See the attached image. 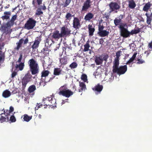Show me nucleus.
Listing matches in <instances>:
<instances>
[{
	"mask_svg": "<svg viewBox=\"0 0 152 152\" xmlns=\"http://www.w3.org/2000/svg\"><path fill=\"white\" fill-rule=\"evenodd\" d=\"M28 64L31 74H37L39 72V67L37 62L34 59L31 58L28 61Z\"/></svg>",
	"mask_w": 152,
	"mask_h": 152,
	"instance_id": "obj_1",
	"label": "nucleus"
},
{
	"mask_svg": "<svg viewBox=\"0 0 152 152\" xmlns=\"http://www.w3.org/2000/svg\"><path fill=\"white\" fill-rule=\"evenodd\" d=\"M66 35V29L65 26L61 28V33L58 30L54 31L52 33L51 37L56 40L58 41L60 38L64 37Z\"/></svg>",
	"mask_w": 152,
	"mask_h": 152,
	"instance_id": "obj_2",
	"label": "nucleus"
},
{
	"mask_svg": "<svg viewBox=\"0 0 152 152\" xmlns=\"http://www.w3.org/2000/svg\"><path fill=\"white\" fill-rule=\"evenodd\" d=\"M119 63L113 64V72L114 73H117L119 75L124 74L127 70L126 65L121 66L118 67Z\"/></svg>",
	"mask_w": 152,
	"mask_h": 152,
	"instance_id": "obj_3",
	"label": "nucleus"
},
{
	"mask_svg": "<svg viewBox=\"0 0 152 152\" xmlns=\"http://www.w3.org/2000/svg\"><path fill=\"white\" fill-rule=\"evenodd\" d=\"M120 30V35L124 38L129 37L130 36V32L128 30L126 24H123L119 27Z\"/></svg>",
	"mask_w": 152,
	"mask_h": 152,
	"instance_id": "obj_4",
	"label": "nucleus"
},
{
	"mask_svg": "<svg viewBox=\"0 0 152 152\" xmlns=\"http://www.w3.org/2000/svg\"><path fill=\"white\" fill-rule=\"evenodd\" d=\"M43 101L44 102V105L49 106L51 108L56 107V100L54 99H53L51 96L50 97H46L45 98L43 99Z\"/></svg>",
	"mask_w": 152,
	"mask_h": 152,
	"instance_id": "obj_5",
	"label": "nucleus"
},
{
	"mask_svg": "<svg viewBox=\"0 0 152 152\" xmlns=\"http://www.w3.org/2000/svg\"><path fill=\"white\" fill-rule=\"evenodd\" d=\"M36 21L32 18H29L24 25V27L28 30L33 29L36 25Z\"/></svg>",
	"mask_w": 152,
	"mask_h": 152,
	"instance_id": "obj_6",
	"label": "nucleus"
},
{
	"mask_svg": "<svg viewBox=\"0 0 152 152\" xmlns=\"http://www.w3.org/2000/svg\"><path fill=\"white\" fill-rule=\"evenodd\" d=\"M32 75L29 73L25 75L21 81L23 88L24 89L25 88L27 83L32 80Z\"/></svg>",
	"mask_w": 152,
	"mask_h": 152,
	"instance_id": "obj_7",
	"label": "nucleus"
},
{
	"mask_svg": "<svg viewBox=\"0 0 152 152\" xmlns=\"http://www.w3.org/2000/svg\"><path fill=\"white\" fill-rule=\"evenodd\" d=\"M11 25H7V22L5 25H2L0 27V31L3 34H5L6 35L10 34L12 31L11 29Z\"/></svg>",
	"mask_w": 152,
	"mask_h": 152,
	"instance_id": "obj_8",
	"label": "nucleus"
},
{
	"mask_svg": "<svg viewBox=\"0 0 152 152\" xmlns=\"http://www.w3.org/2000/svg\"><path fill=\"white\" fill-rule=\"evenodd\" d=\"M109 7L110 11V13L115 11V12L117 13L118 11L116 10H118L121 7L120 5L116 2H111L109 4Z\"/></svg>",
	"mask_w": 152,
	"mask_h": 152,
	"instance_id": "obj_9",
	"label": "nucleus"
},
{
	"mask_svg": "<svg viewBox=\"0 0 152 152\" xmlns=\"http://www.w3.org/2000/svg\"><path fill=\"white\" fill-rule=\"evenodd\" d=\"M92 2L91 0H86L82 6L81 10V12H86L91 7Z\"/></svg>",
	"mask_w": 152,
	"mask_h": 152,
	"instance_id": "obj_10",
	"label": "nucleus"
},
{
	"mask_svg": "<svg viewBox=\"0 0 152 152\" xmlns=\"http://www.w3.org/2000/svg\"><path fill=\"white\" fill-rule=\"evenodd\" d=\"M61 58L60 60V63L62 65H66V48L63 47V52L61 55Z\"/></svg>",
	"mask_w": 152,
	"mask_h": 152,
	"instance_id": "obj_11",
	"label": "nucleus"
},
{
	"mask_svg": "<svg viewBox=\"0 0 152 152\" xmlns=\"http://www.w3.org/2000/svg\"><path fill=\"white\" fill-rule=\"evenodd\" d=\"M58 94L66 97V85L61 86L59 89Z\"/></svg>",
	"mask_w": 152,
	"mask_h": 152,
	"instance_id": "obj_12",
	"label": "nucleus"
},
{
	"mask_svg": "<svg viewBox=\"0 0 152 152\" xmlns=\"http://www.w3.org/2000/svg\"><path fill=\"white\" fill-rule=\"evenodd\" d=\"M24 41V44H27L28 41V38L27 37L24 40L23 38L19 40L18 42V45L17 47L15 48L17 50H19L20 48L21 47L23 41Z\"/></svg>",
	"mask_w": 152,
	"mask_h": 152,
	"instance_id": "obj_13",
	"label": "nucleus"
},
{
	"mask_svg": "<svg viewBox=\"0 0 152 152\" xmlns=\"http://www.w3.org/2000/svg\"><path fill=\"white\" fill-rule=\"evenodd\" d=\"M11 13L10 11H5L4 12V15L1 17L3 21H7L9 20L11 15Z\"/></svg>",
	"mask_w": 152,
	"mask_h": 152,
	"instance_id": "obj_14",
	"label": "nucleus"
},
{
	"mask_svg": "<svg viewBox=\"0 0 152 152\" xmlns=\"http://www.w3.org/2000/svg\"><path fill=\"white\" fill-rule=\"evenodd\" d=\"M103 88V86L102 85H100L99 84L96 85L94 87L92 88L93 91H95L96 94H98L100 93Z\"/></svg>",
	"mask_w": 152,
	"mask_h": 152,
	"instance_id": "obj_15",
	"label": "nucleus"
},
{
	"mask_svg": "<svg viewBox=\"0 0 152 152\" xmlns=\"http://www.w3.org/2000/svg\"><path fill=\"white\" fill-rule=\"evenodd\" d=\"M73 27L76 29L80 27V22L78 18H74L73 20Z\"/></svg>",
	"mask_w": 152,
	"mask_h": 152,
	"instance_id": "obj_16",
	"label": "nucleus"
},
{
	"mask_svg": "<svg viewBox=\"0 0 152 152\" xmlns=\"http://www.w3.org/2000/svg\"><path fill=\"white\" fill-rule=\"evenodd\" d=\"M95 61L97 65L102 64L103 63L102 56L99 55L96 56L95 57Z\"/></svg>",
	"mask_w": 152,
	"mask_h": 152,
	"instance_id": "obj_17",
	"label": "nucleus"
},
{
	"mask_svg": "<svg viewBox=\"0 0 152 152\" xmlns=\"http://www.w3.org/2000/svg\"><path fill=\"white\" fill-rule=\"evenodd\" d=\"M3 114V113H2L0 115H1V117L0 118V122L1 123H2L4 122H8L9 121V117L6 114V113H4V115H5L4 116L3 115H2Z\"/></svg>",
	"mask_w": 152,
	"mask_h": 152,
	"instance_id": "obj_18",
	"label": "nucleus"
},
{
	"mask_svg": "<svg viewBox=\"0 0 152 152\" xmlns=\"http://www.w3.org/2000/svg\"><path fill=\"white\" fill-rule=\"evenodd\" d=\"M121 52H122L121 50H118L116 52V57L115 58L113 64L119 63V57L121 56Z\"/></svg>",
	"mask_w": 152,
	"mask_h": 152,
	"instance_id": "obj_19",
	"label": "nucleus"
},
{
	"mask_svg": "<svg viewBox=\"0 0 152 152\" xmlns=\"http://www.w3.org/2000/svg\"><path fill=\"white\" fill-rule=\"evenodd\" d=\"M17 15H15L12 16L10 20L7 22V25L13 26L14 24V21L16 20Z\"/></svg>",
	"mask_w": 152,
	"mask_h": 152,
	"instance_id": "obj_20",
	"label": "nucleus"
},
{
	"mask_svg": "<svg viewBox=\"0 0 152 152\" xmlns=\"http://www.w3.org/2000/svg\"><path fill=\"white\" fill-rule=\"evenodd\" d=\"M88 28L89 36H92L94 35V33L95 31V28L93 27L91 25L89 24L88 26Z\"/></svg>",
	"mask_w": 152,
	"mask_h": 152,
	"instance_id": "obj_21",
	"label": "nucleus"
},
{
	"mask_svg": "<svg viewBox=\"0 0 152 152\" xmlns=\"http://www.w3.org/2000/svg\"><path fill=\"white\" fill-rule=\"evenodd\" d=\"M122 20L121 19L116 18L114 20V23L116 26H118V28L120 25H122L123 24H126V23H122Z\"/></svg>",
	"mask_w": 152,
	"mask_h": 152,
	"instance_id": "obj_22",
	"label": "nucleus"
},
{
	"mask_svg": "<svg viewBox=\"0 0 152 152\" xmlns=\"http://www.w3.org/2000/svg\"><path fill=\"white\" fill-rule=\"evenodd\" d=\"M98 34L100 37H103L108 36L109 34V32L106 30H104L100 32H98Z\"/></svg>",
	"mask_w": 152,
	"mask_h": 152,
	"instance_id": "obj_23",
	"label": "nucleus"
},
{
	"mask_svg": "<svg viewBox=\"0 0 152 152\" xmlns=\"http://www.w3.org/2000/svg\"><path fill=\"white\" fill-rule=\"evenodd\" d=\"M94 16V14L88 12L86 14L84 17V19L86 21H90V20L93 18Z\"/></svg>",
	"mask_w": 152,
	"mask_h": 152,
	"instance_id": "obj_24",
	"label": "nucleus"
},
{
	"mask_svg": "<svg viewBox=\"0 0 152 152\" xmlns=\"http://www.w3.org/2000/svg\"><path fill=\"white\" fill-rule=\"evenodd\" d=\"M49 52L50 51L47 47H45L41 51V52L43 53L44 56H48Z\"/></svg>",
	"mask_w": 152,
	"mask_h": 152,
	"instance_id": "obj_25",
	"label": "nucleus"
},
{
	"mask_svg": "<svg viewBox=\"0 0 152 152\" xmlns=\"http://www.w3.org/2000/svg\"><path fill=\"white\" fill-rule=\"evenodd\" d=\"M11 95L10 92L8 90L4 91L2 94V96L5 98H7L10 97Z\"/></svg>",
	"mask_w": 152,
	"mask_h": 152,
	"instance_id": "obj_26",
	"label": "nucleus"
},
{
	"mask_svg": "<svg viewBox=\"0 0 152 152\" xmlns=\"http://www.w3.org/2000/svg\"><path fill=\"white\" fill-rule=\"evenodd\" d=\"M145 15L147 17L146 22L147 24H150L152 19V13L149 15L147 12L145 13Z\"/></svg>",
	"mask_w": 152,
	"mask_h": 152,
	"instance_id": "obj_27",
	"label": "nucleus"
},
{
	"mask_svg": "<svg viewBox=\"0 0 152 152\" xmlns=\"http://www.w3.org/2000/svg\"><path fill=\"white\" fill-rule=\"evenodd\" d=\"M151 6L150 2L146 3L143 8V10L145 12H148Z\"/></svg>",
	"mask_w": 152,
	"mask_h": 152,
	"instance_id": "obj_28",
	"label": "nucleus"
},
{
	"mask_svg": "<svg viewBox=\"0 0 152 152\" xmlns=\"http://www.w3.org/2000/svg\"><path fill=\"white\" fill-rule=\"evenodd\" d=\"M137 54V53L136 52L134 53L132 57L130 58L129 61H127L126 64H130L132 63L136 58Z\"/></svg>",
	"mask_w": 152,
	"mask_h": 152,
	"instance_id": "obj_29",
	"label": "nucleus"
},
{
	"mask_svg": "<svg viewBox=\"0 0 152 152\" xmlns=\"http://www.w3.org/2000/svg\"><path fill=\"white\" fill-rule=\"evenodd\" d=\"M129 7V8L134 9L136 6V4L134 0H130L128 1Z\"/></svg>",
	"mask_w": 152,
	"mask_h": 152,
	"instance_id": "obj_30",
	"label": "nucleus"
},
{
	"mask_svg": "<svg viewBox=\"0 0 152 152\" xmlns=\"http://www.w3.org/2000/svg\"><path fill=\"white\" fill-rule=\"evenodd\" d=\"M79 86L81 88L79 90V92H82V91H85L86 89V85L83 82H79Z\"/></svg>",
	"mask_w": 152,
	"mask_h": 152,
	"instance_id": "obj_31",
	"label": "nucleus"
},
{
	"mask_svg": "<svg viewBox=\"0 0 152 152\" xmlns=\"http://www.w3.org/2000/svg\"><path fill=\"white\" fill-rule=\"evenodd\" d=\"M40 43V41L38 39H36L33 45L32 46V48L33 49H34L37 48Z\"/></svg>",
	"mask_w": 152,
	"mask_h": 152,
	"instance_id": "obj_32",
	"label": "nucleus"
},
{
	"mask_svg": "<svg viewBox=\"0 0 152 152\" xmlns=\"http://www.w3.org/2000/svg\"><path fill=\"white\" fill-rule=\"evenodd\" d=\"M19 64H16L15 68L16 69L18 68L19 69L20 71H22L23 69L25 66L24 61L23 62L19 63Z\"/></svg>",
	"mask_w": 152,
	"mask_h": 152,
	"instance_id": "obj_33",
	"label": "nucleus"
},
{
	"mask_svg": "<svg viewBox=\"0 0 152 152\" xmlns=\"http://www.w3.org/2000/svg\"><path fill=\"white\" fill-rule=\"evenodd\" d=\"M5 55L1 50H0V63H2L4 61Z\"/></svg>",
	"mask_w": 152,
	"mask_h": 152,
	"instance_id": "obj_34",
	"label": "nucleus"
},
{
	"mask_svg": "<svg viewBox=\"0 0 152 152\" xmlns=\"http://www.w3.org/2000/svg\"><path fill=\"white\" fill-rule=\"evenodd\" d=\"M32 118V116H28L27 114H24L23 115V118L24 121H25L26 122H28Z\"/></svg>",
	"mask_w": 152,
	"mask_h": 152,
	"instance_id": "obj_35",
	"label": "nucleus"
},
{
	"mask_svg": "<svg viewBox=\"0 0 152 152\" xmlns=\"http://www.w3.org/2000/svg\"><path fill=\"white\" fill-rule=\"evenodd\" d=\"M61 70L59 68H55L54 69L53 74L55 75H58L61 74Z\"/></svg>",
	"mask_w": 152,
	"mask_h": 152,
	"instance_id": "obj_36",
	"label": "nucleus"
},
{
	"mask_svg": "<svg viewBox=\"0 0 152 152\" xmlns=\"http://www.w3.org/2000/svg\"><path fill=\"white\" fill-rule=\"evenodd\" d=\"M140 32V29L138 27L136 29L132 30L130 32V35H133L134 34H136Z\"/></svg>",
	"mask_w": 152,
	"mask_h": 152,
	"instance_id": "obj_37",
	"label": "nucleus"
},
{
	"mask_svg": "<svg viewBox=\"0 0 152 152\" xmlns=\"http://www.w3.org/2000/svg\"><path fill=\"white\" fill-rule=\"evenodd\" d=\"M89 41H87L86 44L84 45V48L83 50V51L84 52L87 51L89 50V48L90 47L89 44Z\"/></svg>",
	"mask_w": 152,
	"mask_h": 152,
	"instance_id": "obj_38",
	"label": "nucleus"
},
{
	"mask_svg": "<svg viewBox=\"0 0 152 152\" xmlns=\"http://www.w3.org/2000/svg\"><path fill=\"white\" fill-rule=\"evenodd\" d=\"M14 109L13 107L12 106H10V109L9 110H6V111L5 110H4V113H6L7 115H9L10 113L11 112H12L14 111Z\"/></svg>",
	"mask_w": 152,
	"mask_h": 152,
	"instance_id": "obj_39",
	"label": "nucleus"
},
{
	"mask_svg": "<svg viewBox=\"0 0 152 152\" xmlns=\"http://www.w3.org/2000/svg\"><path fill=\"white\" fill-rule=\"evenodd\" d=\"M36 89L35 86L34 85H32L29 86L28 88V91L29 93H31L34 91Z\"/></svg>",
	"mask_w": 152,
	"mask_h": 152,
	"instance_id": "obj_40",
	"label": "nucleus"
},
{
	"mask_svg": "<svg viewBox=\"0 0 152 152\" xmlns=\"http://www.w3.org/2000/svg\"><path fill=\"white\" fill-rule=\"evenodd\" d=\"M49 73V72L48 70H44L42 72L41 77H46L47 76Z\"/></svg>",
	"mask_w": 152,
	"mask_h": 152,
	"instance_id": "obj_41",
	"label": "nucleus"
},
{
	"mask_svg": "<svg viewBox=\"0 0 152 152\" xmlns=\"http://www.w3.org/2000/svg\"><path fill=\"white\" fill-rule=\"evenodd\" d=\"M37 12L35 14V15L39 16L42 14L43 12L41 11L40 8H38L36 11Z\"/></svg>",
	"mask_w": 152,
	"mask_h": 152,
	"instance_id": "obj_42",
	"label": "nucleus"
},
{
	"mask_svg": "<svg viewBox=\"0 0 152 152\" xmlns=\"http://www.w3.org/2000/svg\"><path fill=\"white\" fill-rule=\"evenodd\" d=\"M9 121H10L12 123L15 122L16 121V119L14 114L10 116V119L9 120Z\"/></svg>",
	"mask_w": 152,
	"mask_h": 152,
	"instance_id": "obj_43",
	"label": "nucleus"
},
{
	"mask_svg": "<svg viewBox=\"0 0 152 152\" xmlns=\"http://www.w3.org/2000/svg\"><path fill=\"white\" fill-rule=\"evenodd\" d=\"M81 79L84 82H86L87 80V75L86 74H83L81 76Z\"/></svg>",
	"mask_w": 152,
	"mask_h": 152,
	"instance_id": "obj_44",
	"label": "nucleus"
},
{
	"mask_svg": "<svg viewBox=\"0 0 152 152\" xmlns=\"http://www.w3.org/2000/svg\"><path fill=\"white\" fill-rule=\"evenodd\" d=\"M73 92L71 91L69 89H67V98H69L70 96L72 95Z\"/></svg>",
	"mask_w": 152,
	"mask_h": 152,
	"instance_id": "obj_45",
	"label": "nucleus"
},
{
	"mask_svg": "<svg viewBox=\"0 0 152 152\" xmlns=\"http://www.w3.org/2000/svg\"><path fill=\"white\" fill-rule=\"evenodd\" d=\"M77 65L75 62H73L70 65V67L71 68H75L77 67Z\"/></svg>",
	"mask_w": 152,
	"mask_h": 152,
	"instance_id": "obj_46",
	"label": "nucleus"
},
{
	"mask_svg": "<svg viewBox=\"0 0 152 152\" xmlns=\"http://www.w3.org/2000/svg\"><path fill=\"white\" fill-rule=\"evenodd\" d=\"M104 28V27L103 26V25H99L98 26V30L99 31L98 32H100L101 31H103V29Z\"/></svg>",
	"mask_w": 152,
	"mask_h": 152,
	"instance_id": "obj_47",
	"label": "nucleus"
},
{
	"mask_svg": "<svg viewBox=\"0 0 152 152\" xmlns=\"http://www.w3.org/2000/svg\"><path fill=\"white\" fill-rule=\"evenodd\" d=\"M23 58V56L22 54H20L19 57L18 59V60L17 61V62L18 63H21V60Z\"/></svg>",
	"mask_w": 152,
	"mask_h": 152,
	"instance_id": "obj_48",
	"label": "nucleus"
},
{
	"mask_svg": "<svg viewBox=\"0 0 152 152\" xmlns=\"http://www.w3.org/2000/svg\"><path fill=\"white\" fill-rule=\"evenodd\" d=\"M42 106V104H40V103L38 104L37 103L36 105V107L35 108V110H37L38 109L40 108Z\"/></svg>",
	"mask_w": 152,
	"mask_h": 152,
	"instance_id": "obj_49",
	"label": "nucleus"
},
{
	"mask_svg": "<svg viewBox=\"0 0 152 152\" xmlns=\"http://www.w3.org/2000/svg\"><path fill=\"white\" fill-rule=\"evenodd\" d=\"M108 56L107 55H106L104 56L103 57H102L103 61L104 60L105 61H107V59L108 58Z\"/></svg>",
	"mask_w": 152,
	"mask_h": 152,
	"instance_id": "obj_50",
	"label": "nucleus"
},
{
	"mask_svg": "<svg viewBox=\"0 0 152 152\" xmlns=\"http://www.w3.org/2000/svg\"><path fill=\"white\" fill-rule=\"evenodd\" d=\"M71 86L72 87V90L73 91H76V87L74 84H71Z\"/></svg>",
	"mask_w": 152,
	"mask_h": 152,
	"instance_id": "obj_51",
	"label": "nucleus"
},
{
	"mask_svg": "<svg viewBox=\"0 0 152 152\" xmlns=\"http://www.w3.org/2000/svg\"><path fill=\"white\" fill-rule=\"evenodd\" d=\"M72 16H73V15H72L70 13H67V20H70L71 18V17Z\"/></svg>",
	"mask_w": 152,
	"mask_h": 152,
	"instance_id": "obj_52",
	"label": "nucleus"
},
{
	"mask_svg": "<svg viewBox=\"0 0 152 152\" xmlns=\"http://www.w3.org/2000/svg\"><path fill=\"white\" fill-rule=\"evenodd\" d=\"M17 74V72L14 71L12 72L11 74V77L13 78Z\"/></svg>",
	"mask_w": 152,
	"mask_h": 152,
	"instance_id": "obj_53",
	"label": "nucleus"
},
{
	"mask_svg": "<svg viewBox=\"0 0 152 152\" xmlns=\"http://www.w3.org/2000/svg\"><path fill=\"white\" fill-rule=\"evenodd\" d=\"M110 15V13H108L107 14L106 13H105L104 15V17L106 18L107 19H108L109 18V16Z\"/></svg>",
	"mask_w": 152,
	"mask_h": 152,
	"instance_id": "obj_54",
	"label": "nucleus"
},
{
	"mask_svg": "<svg viewBox=\"0 0 152 152\" xmlns=\"http://www.w3.org/2000/svg\"><path fill=\"white\" fill-rule=\"evenodd\" d=\"M148 47L152 50V41L150 43H148Z\"/></svg>",
	"mask_w": 152,
	"mask_h": 152,
	"instance_id": "obj_55",
	"label": "nucleus"
},
{
	"mask_svg": "<svg viewBox=\"0 0 152 152\" xmlns=\"http://www.w3.org/2000/svg\"><path fill=\"white\" fill-rule=\"evenodd\" d=\"M137 60L138 61L137 62L138 64H141L143 63L144 62L143 61L139 59H137Z\"/></svg>",
	"mask_w": 152,
	"mask_h": 152,
	"instance_id": "obj_56",
	"label": "nucleus"
},
{
	"mask_svg": "<svg viewBox=\"0 0 152 152\" xmlns=\"http://www.w3.org/2000/svg\"><path fill=\"white\" fill-rule=\"evenodd\" d=\"M43 0H36L38 5H40L42 4V2Z\"/></svg>",
	"mask_w": 152,
	"mask_h": 152,
	"instance_id": "obj_57",
	"label": "nucleus"
},
{
	"mask_svg": "<svg viewBox=\"0 0 152 152\" xmlns=\"http://www.w3.org/2000/svg\"><path fill=\"white\" fill-rule=\"evenodd\" d=\"M151 52H150V50H148V51H146L145 52V54H147V56H148L149 55V54Z\"/></svg>",
	"mask_w": 152,
	"mask_h": 152,
	"instance_id": "obj_58",
	"label": "nucleus"
},
{
	"mask_svg": "<svg viewBox=\"0 0 152 152\" xmlns=\"http://www.w3.org/2000/svg\"><path fill=\"white\" fill-rule=\"evenodd\" d=\"M4 45V43H3L2 44L0 43V50H1L2 48L3 47Z\"/></svg>",
	"mask_w": 152,
	"mask_h": 152,
	"instance_id": "obj_59",
	"label": "nucleus"
},
{
	"mask_svg": "<svg viewBox=\"0 0 152 152\" xmlns=\"http://www.w3.org/2000/svg\"><path fill=\"white\" fill-rule=\"evenodd\" d=\"M119 17L120 18H118L119 19H121L122 20V19L124 18V15H120L119 16Z\"/></svg>",
	"mask_w": 152,
	"mask_h": 152,
	"instance_id": "obj_60",
	"label": "nucleus"
},
{
	"mask_svg": "<svg viewBox=\"0 0 152 152\" xmlns=\"http://www.w3.org/2000/svg\"><path fill=\"white\" fill-rule=\"evenodd\" d=\"M32 4L34 6H35L36 1L35 0H33L32 1Z\"/></svg>",
	"mask_w": 152,
	"mask_h": 152,
	"instance_id": "obj_61",
	"label": "nucleus"
},
{
	"mask_svg": "<svg viewBox=\"0 0 152 152\" xmlns=\"http://www.w3.org/2000/svg\"><path fill=\"white\" fill-rule=\"evenodd\" d=\"M46 9V7L45 5H44L42 8V9L43 10H45Z\"/></svg>",
	"mask_w": 152,
	"mask_h": 152,
	"instance_id": "obj_62",
	"label": "nucleus"
},
{
	"mask_svg": "<svg viewBox=\"0 0 152 152\" xmlns=\"http://www.w3.org/2000/svg\"><path fill=\"white\" fill-rule=\"evenodd\" d=\"M55 77V76H54L52 77H50L49 81H50V80H52Z\"/></svg>",
	"mask_w": 152,
	"mask_h": 152,
	"instance_id": "obj_63",
	"label": "nucleus"
},
{
	"mask_svg": "<svg viewBox=\"0 0 152 152\" xmlns=\"http://www.w3.org/2000/svg\"><path fill=\"white\" fill-rule=\"evenodd\" d=\"M42 115H41L40 114H39L38 115V118L39 119H41L42 118Z\"/></svg>",
	"mask_w": 152,
	"mask_h": 152,
	"instance_id": "obj_64",
	"label": "nucleus"
}]
</instances>
